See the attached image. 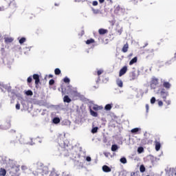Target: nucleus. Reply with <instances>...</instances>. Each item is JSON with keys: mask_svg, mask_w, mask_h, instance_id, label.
Listing matches in <instances>:
<instances>
[{"mask_svg": "<svg viewBox=\"0 0 176 176\" xmlns=\"http://www.w3.org/2000/svg\"><path fill=\"white\" fill-rule=\"evenodd\" d=\"M98 32L100 35H104V34H107V30L104 29H100L98 30Z\"/></svg>", "mask_w": 176, "mask_h": 176, "instance_id": "nucleus-22", "label": "nucleus"}, {"mask_svg": "<svg viewBox=\"0 0 176 176\" xmlns=\"http://www.w3.org/2000/svg\"><path fill=\"white\" fill-rule=\"evenodd\" d=\"M140 173H145V166L144 165H141L140 167Z\"/></svg>", "mask_w": 176, "mask_h": 176, "instance_id": "nucleus-29", "label": "nucleus"}, {"mask_svg": "<svg viewBox=\"0 0 176 176\" xmlns=\"http://www.w3.org/2000/svg\"><path fill=\"white\" fill-rule=\"evenodd\" d=\"M3 130H7V129H10V122L6 123V126L1 127Z\"/></svg>", "mask_w": 176, "mask_h": 176, "instance_id": "nucleus-24", "label": "nucleus"}, {"mask_svg": "<svg viewBox=\"0 0 176 176\" xmlns=\"http://www.w3.org/2000/svg\"><path fill=\"white\" fill-rule=\"evenodd\" d=\"M163 86L165 89H170V87H171V84L168 82H164Z\"/></svg>", "mask_w": 176, "mask_h": 176, "instance_id": "nucleus-15", "label": "nucleus"}, {"mask_svg": "<svg viewBox=\"0 0 176 176\" xmlns=\"http://www.w3.org/2000/svg\"><path fill=\"white\" fill-rule=\"evenodd\" d=\"M92 5L94 6H97V5H98V2L97 1H93Z\"/></svg>", "mask_w": 176, "mask_h": 176, "instance_id": "nucleus-38", "label": "nucleus"}, {"mask_svg": "<svg viewBox=\"0 0 176 176\" xmlns=\"http://www.w3.org/2000/svg\"><path fill=\"white\" fill-rule=\"evenodd\" d=\"M50 176H58V173L57 171H56V170H53L50 173Z\"/></svg>", "mask_w": 176, "mask_h": 176, "instance_id": "nucleus-25", "label": "nucleus"}, {"mask_svg": "<svg viewBox=\"0 0 176 176\" xmlns=\"http://www.w3.org/2000/svg\"><path fill=\"white\" fill-rule=\"evenodd\" d=\"M64 102H71V98L68 97V96H65L63 98Z\"/></svg>", "mask_w": 176, "mask_h": 176, "instance_id": "nucleus-23", "label": "nucleus"}, {"mask_svg": "<svg viewBox=\"0 0 176 176\" xmlns=\"http://www.w3.org/2000/svg\"><path fill=\"white\" fill-rule=\"evenodd\" d=\"M161 146L162 145L160 144V142L155 141V151H157V152L160 151Z\"/></svg>", "mask_w": 176, "mask_h": 176, "instance_id": "nucleus-8", "label": "nucleus"}, {"mask_svg": "<svg viewBox=\"0 0 176 176\" xmlns=\"http://www.w3.org/2000/svg\"><path fill=\"white\" fill-rule=\"evenodd\" d=\"M33 79H34L36 85L39 84V76L38 74H34Z\"/></svg>", "mask_w": 176, "mask_h": 176, "instance_id": "nucleus-9", "label": "nucleus"}, {"mask_svg": "<svg viewBox=\"0 0 176 176\" xmlns=\"http://www.w3.org/2000/svg\"><path fill=\"white\" fill-rule=\"evenodd\" d=\"M31 82H32V77L30 76L28 78V82L31 83Z\"/></svg>", "mask_w": 176, "mask_h": 176, "instance_id": "nucleus-37", "label": "nucleus"}, {"mask_svg": "<svg viewBox=\"0 0 176 176\" xmlns=\"http://www.w3.org/2000/svg\"><path fill=\"white\" fill-rule=\"evenodd\" d=\"M49 84L50 85V86H52V85H54V80L51 79L49 82Z\"/></svg>", "mask_w": 176, "mask_h": 176, "instance_id": "nucleus-36", "label": "nucleus"}, {"mask_svg": "<svg viewBox=\"0 0 176 176\" xmlns=\"http://www.w3.org/2000/svg\"><path fill=\"white\" fill-rule=\"evenodd\" d=\"M120 162L123 164H126V163H127V160L126 159V157H122L120 160Z\"/></svg>", "mask_w": 176, "mask_h": 176, "instance_id": "nucleus-27", "label": "nucleus"}, {"mask_svg": "<svg viewBox=\"0 0 176 176\" xmlns=\"http://www.w3.org/2000/svg\"><path fill=\"white\" fill-rule=\"evenodd\" d=\"M50 78H53V76L52 75H50Z\"/></svg>", "mask_w": 176, "mask_h": 176, "instance_id": "nucleus-49", "label": "nucleus"}, {"mask_svg": "<svg viewBox=\"0 0 176 176\" xmlns=\"http://www.w3.org/2000/svg\"><path fill=\"white\" fill-rule=\"evenodd\" d=\"M93 12L95 14H97L98 13V10H93Z\"/></svg>", "mask_w": 176, "mask_h": 176, "instance_id": "nucleus-46", "label": "nucleus"}, {"mask_svg": "<svg viewBox=\"0 0 176 176\" xmlns=\"http://www.w3.org/2000/svg\"><path fill=\"white\" fill-rule=\"evenodd\" d=\"M71 124V122L68 120H64L62 122V126H69Z\"/></svg>", "mask_w": 176, "mask_h": 176, "instance_id": "nucleus-10", "label": "nucleus"}, {"mask_svg": "<svg viewBox=\"0 0 176 176\" xmlns=\"http://www.w3.org/2000/svg\"><path fill=\"white\" fill-rule=\"evenodd\" d=\"M127 50H129V44H125L122 47L123 53H126Z\"/></svg>", "mask_w": 176, "mask_h": 176, "instance_id": "nucleus-18", "label": "nucleus"}, {"mask_svg": "<svg viewBox=\"0 0 176 176\" xmlns=\"http://www.w3.org/2000/svg\"><path fill=\"white\" fill-rule=\"evenodd\" d=\"M25 94H26L27 96H32L33 93L32 92V91H27L25 92Z\"/></svg>", "mask_w": 176, "mask_h": 176, "instance_id": "nucleus-35", "label": "nucleus"}, {"mask_svg": "<svg viewBox=\"0 0 176 176\" xmlns=\"http://www.w3.org/2000/svg\"><path fill=\"white\" fill-rule=\"evenodd\" d=\"M138 153H142L144 152V148H142V147H139V148H138Z\"/></svg>", "mask_w": 176, "mask_h": 176, "instance_id": "nucleus-30", "label": "nucleus"}, {"mask_svg": "<svg viewBox=\"0 0 176 176\" xmlns=\"http://www.w3.org/2000/svg\"><path fill=\"white\" fill-rule=\"evenodd\" d=\"M16 109H20V104H19V103H17L16 104Z\"/></svg>", "mask_w": 176, "mask_h": 176, "instance_id": "nucleus-45", "label": "nucleus"}, {"mask_svg": "<svg viewBox=\"0 0 176 176\" xmlns=\"http://www.w3.org/2000/svg\"><path fill=\"white\" fill-rule=\"evenodd\" d=\"M55 75H60L61 74V70L60 69L56 68L54 71Z\"/></svg>", "mask_w": 176, "mask_h": 176, "instance_id": "nucleus-28", "label": "nucleus"}, {"mask_svg": "<svg viewBox=\"0 0 176 176\" xmlns=\"http://www.w3.org/2000/svg\"><path fill=\"white\" fill-rule=\"evenodd\" d=\"M98 130V127H94V128L92 129L91 133H95L97 132Z\"/></svg>", "mask_w": 176, "mask_h": 176, "instance_id": "nucleus-34", "label": "nucleus"}, {"mask_svg": "<svg viewBox=\"0 0 176 176\" xmlns=\"http://www.w3.org/2000/svg\"><path fill=\"white\" fill-rule=\"evenodd\" d=\"M164 102H166V104H167V105H170V104H171V101L170 100H164Z\"/></svg>", "mask_w": 176, "mask_h": 176, "instance_id": "nucleus-42", "label": "nucleus"}, {"mask_svg": "<svg viewBox=\"0 0 176 176\" xmlns=\"http://www.w3.org/2000/svg\"><path fill=\"white\" fill-rule=\"evenodd\" d=\"M24 42H25V38L23 37L19 40V43L23 44L24 43Z\"/></svg>", "mask_w": 176, "mask_h": 176, "instance_id": "nucleus-31", "label": "nucleus"}, {"mask_svg": "<svg viewBox=\"0 0 176 176\" xmlns=\"http://www.w3.org/2000/svg\"><path fill=\"white\" fill-rule=\"evenodd\" d=\"M102 171H104V173H111V168H109V166H108L107 165H104L102 166Z\"/></svg>", "mask_w": 176, "mask_h": 176, "instance_id": "nucleus-5", "label": "nucleus"}, {"mask_svg": "<svg viewBox=\"0 0 176 176\" xmlns=\"http://www.w3.org/2000/svg\"><path fill=\"white\" fill-rule=\"evenodd\" d=\"M159 84V80L157 78H153L151 83V89H156V87Z\"/></svg>", "mask_w": 176, "mask_h": 176, "instance_id": "nucleus-2", "label": "nucleus"}, {"mask_svg": "<svg viewBox=\"0 0 176 176\" xmlns=\"http://www.w3.org/2000/svg\"><path fill=\"white\" fill-rule=\"evenodd\" d=\"M116 83L118 86V87H123V81L120 79H117Z\"/></svg>", "mask_w": 176, "mask_h": 176, "instance_id": "nucleus-14", "label": "nucleus"}, {"mask_svg": "<svg viewBox=\"0 0 176 176\" xmlns=\"http://www.w3.org/2000/svg\"><path fill=\"white\" fill-rule=\"evenodd\" d=\"M113 106V104H106V106L104 107V109L106 111H111V109H112Z\"/></svg>", "mask_w": 176, "mask_h": 176, "instance_id": "nucleus-11", "label": "nucleus"}, {"mask_svg": "<svg viewBox=\"0 0 176 176\" xmlns=\"http://www.w3.org/2000/svg\"><path fill=\"white\" fill-rule=\"evenodd\" d=\"M21 170H23V171H25V170H27V167L25 166H22Z\"/></svg>", "mask_w": 176, "mask_h": 176, "instance_id": "nucleus-43", "label": "nucleus"}, {"mask_svg": "<svg viewBox=\"0 0 176 176\" xmlns=\"http://www.w3.org/2000/svg\"><path fill=\"white\" fill-rule=\"evenodd\" d=\"M92 109H94V111H101V109H102V107L94 104L92 106Z\"/></svg>", "mask_w": 176, "mask_h": 176, "instance_id": "nucleus-7", "label": "nucleus"}, {"mask_svg": "<svg viewBox=\"0 0 176 176\" xmlns=\"http://www.w3.org/2000/svg\"><path fill=\"white\" fill-rule=\"evenodd\" d=\"M86 160H87V162H91V157H87Z\"/></svg>", "mask_w": 176, "mask_h": 176, "instance_id": "nucleus-44", "label": "nucleus"}, {"mask_svg": "<svg viewBox=\"0 0 176 176\" xmlns=\"http://www.w3.org/2000/svg\"><path fill=\"white\" fill-rule=\"evenodd\" d=\"M91 43H94V39L90 38L86 41L87 45H90Z\"/></svg>", "mask_w": 176, "mask_h": 176, "instance_id": "nucleus-26", "label": "nucleus"}, {"mask_svg": "<svg viewBox=\"0 0 176 176\" xmlns=\"http://www.w3.org/2000/svg\"><path fill=\"white\" fill-rule=\"evenodd\" d=\"M135 79H137V74H135V72H133L131 74V80H135Z\"/></svg>", "mask_w": 176, "mask_h": 176, "instance_id": "nucleus-16", "label": "nucleus"}, {"mask_svg": "<svg viewBox=\"0 0 176 176\" xmlns=\"http://www.w3.org/2000/svg\"><path fill=\"white\" fill-rule=\"evenodd\" d=\"M118 149H119V147L118 146V145H116V144L112 145V146H111V151H112L113 152H115L116 151H118Z\"/></svg>", "mask_w": 176, "mask_h": 176, "instance_id": "nucleus-20", "label": "nucleus"}, {"mask_svg": "<svg viewBox=\"0 0 176 176\" xmlns=\"http://www.w3.org/2000/svg\"><path fill=\"white\" fill-rule=\"evenodd\" d=\"M138 58L137 56L134 57L131 61L129 62V65H133V64H135L137 63Z\"/></svg>", "mask_w": 176, "mask_h": 176, "instance_id": "nucleus-17", "label": "nucleus"}, {"mask_svg": "<svg viewBox=\"0 0 176 176\" xmlns=\"http://www.w3.org/2000/svg\"><path fill=\"white\" fill-rule=\"evenodd\" d=\"M30 145H33V144L32 143H29Z\"/></svg>", "mask_w": 176, "mask_h": 176, "instance_id": "nucleus-50", "label": "nucleus"}, {"mask_svg": "<svg viewBox=\"0 0 176 176\" xmlns=\"http://www.w3.org/2000/svg\"><path fill=\"white\" fill-rule=\"evenodd\" d=\"M52 122L54 124H58V123L60 122V120L59 118L55 117L53 118Z\"/></svg>", "mask_w": 176, "mask_h": 176, "instance_id": "nucleus-12", "label": "nucleus"}, {"mask_svg": "<svg viewBox=\"0 0 176 176\" xmlns=\"http://www.w3.org/2000/svg\"><path fill=\"white\" fill-rule=\"evenodd\" d=\"M90 113L91 116H94V118H97L98 116V114L97 113V112L93 111L91 109H90Z\"/></svg>", "mask_w": 176, "mask_h": 176, "instance_id": "nucleus-19", "label": "nucleus"}, {"mask_svg": "<svg viewBox=\"0 0 176 176\" xmlns=\"http://www.w3.org/2000/svg\"><path fill=\"white\" fill-rule=\"evenodd\" d=\"M104 155L106 157H109V156H111V153H104Z\"/></svg>", "mask_w": 176, "mask_h": 176, "instance_id": "nucleus-40", "label": "nucleus"}, {"mask_svg": "<svg viewBox=\"0 0 176 176\" xmlns=\"http://www.w3.org/2000/svg\"><path fill=\"white\" fill-rule=\"evenodd\" d=\"M140 131H141V128H135L131 130L132 134H140Z\"/></svg>", "mask_w": 176, "mask_h": 176, "instance_id": "nucleus-6", "label": "nucleus"}, {"mask_svg": "<svg viewBox=\"0 0 176 176\" xmlns=\"http://www.w3.org/2000/svg\"><path fill=\"white\" fill-rule=\"evenodd\" d=\"M63 80L65 83H69L70 82L69 78H68V77H65Z\"/></svg>", "mask_w": 176, "mask_h": 176, "instance_id": "nucleus-33", "label": "nucleus"}, {"mask_svg": "<svg viewBox=\"0 0 176 176\" xmlns=\"http://www.w3.org/2000/svg\"><path fill=\"white\" fill-rule=\"evenodd\" d=\"M158 105H159V107H163V102L162 100H159Z\"/></svg>", "mask_w": 176, "mask_h": 176, "instance_id": "nucleus-39", "label": "nucleus"}, {"mask_svg": "<svg viewBox=\"0 0 176 176\" xmlns=\"http://www.w3.org/2000/svg\"><path fill=\"white\" fill-rule=\"evenodd\" d=\"M146 112H148V111H149V105L146 104Z\"/></svg>", "mask_w": 176, "mask_h": 176, "instance_id": "nucleus-47", "label": "nucleus"}, {"mask_svg": "<svg viewBox=\"0 0 176 176\" xmlns=\"http://www.w3.org/2000/svg\"><path fill=\"white\" fill-rule=\"evenodd\" d=\"M126 72H127V66L123 67L120 70L119 76H123V75H124V74H126Z\"/></svg>", "mask_w": 176, "mask_h": 176, "instance_id": "nucleus-4", "label": "nucleus"}, {"mask_svg": "<svg viewBox=\"0 0 176 176\" xmlns=\"http://www.w3.org/2000/svg\"><path fill=\"white\" fill-rule=\"evenodd\" d=\"M156 102V98L155 97L151 98V104H155Z\"/></svg>", "mask_w": 176, "mask_h": 176, "instance_id": "nucleus-32", "label": "nucleus"}, {"mask_svg": "<svg viewBox=\"0 0 176 176\" xmlns=\"http://www.w3.org/2000/svg\"><path fill=\"white\" fill-rule=\"evenodd\" d=\"M102 72H104L103 70H102V69L98 70V76L101 75V74H102Z\"/></svg>", "mask_w": 176, "mask_h": 176, "instance_id": "nucleus-41", "label": "nucleus"}, {"mask_svg": "<svg viewBox=\"0 0 176 176\" xmlns=\"http://www.w3.org/2000/svg\"><path fill=\"white\" fill-rule=\"evenodd\" d=\"M160 94L164 101H166L167 97H168V91H165L164 90H162L161 91Z\"/></svg>", "mask_w": 176, "mask_h": 176, "instance_id": "nucleus-3", "label": "nucleus"}, {"mask_svg": "<svg viewBox=\"0 0 176 176\" xmlns=\"http://www.w3.org/2000/svg\"><path fill=\"white\" fill-rule=\"evenodd\" d=\"M4 39L6 43H12V42H13V38L12 37H6Z\"/></svg>", "mask_w": 176, "mask_h": 176, "instance_id": "nucleus-13", "label": "nucleus"}, {"mask_svg": "<svg viewBox=\"0 0 176 176\" xmlns=\"http://www.w3.org/2000/svg\"><path fill=\"white\" fill-rule=\"evenodd\" d=\"M105 0H99L100 3H104Z\"/></svg>", "mask_w": 176, "mask_h": 176, "instance_id": "nucleus-48", "label": "nucleus"}, {"mask_svg": "<svg viewBox=\"0 0 176 176\" xmlns=\"http://www.w3.org/2000/svg\"><path fill=\"white\" fill-rule=\"evenodd\" d=\"M34 175H38V174H41V175H47L49 174V168L44 166L42 163H38L37 171L33 172Z\"/></svg>", "mask_w": 176, "mask_h": 176, "instance_id": "nucleus-1", "label": "nucleus"}, {"mask_svg": "<svg viewBox=\"0 0 176 176\" xmlns=\"http://www.w3.org/2000/svg\"><path fill=\"white\" fill-rule=\"evenodd\" d=\"M0 175H2V176L6 175V170H5L4 168H1L0 169Z\"/></svg>", "mask_w": 176, "mask_h": 176, "instance_id": "nucleus-21", "label": "nucleus"}]
</instances>
